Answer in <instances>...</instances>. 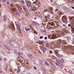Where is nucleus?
<instances>
[{"mask_svg": "<svg viewBox=\"0 0 74 74\" xmlns=\"http://www.w3.org/2000/svg\"><path fill=\"white\" fill-rule=\"evenodd\" d=\"M33 31L34 34L37 35V32L35 30H33Z\"/></svg>", "mask_w": 74, "mask_h": 74, "instance_id": "24", "label": "nucleus"}, {"mask_svg": "<svg viewBox=\"0 0 74 74\" xmlns=\"http://www.w3.org/2000/svg\"><path fill=\"white\" fill-rule=\"evenodd\" d=\"M62 20L64 21V22H65L66 20H67V18H66V16H64L62 18Z\"/></svg>", "mask_w": 74, "mask_h": 74, "instance_id": "6", "label": "nucleus"}, {"mask_svg": "<svg viewBox=\"0 0 74 74\" xmlns=\"http://www.w3.org/2000/svg\"><path fill=\"white\" fill-rule=\"evenodd\" d=\"M56 64L57 66H59V64H58V63L56 62Z\"/></svg>", "mask_w": 74, "mask_h": 74, "instance_id": "29", "label": "nucleus"}, {"mask_svg": "<svg viewBox=\"0 0 74 74\" xmlns=\"http://www.w3.org/2000/svg\"><path fill=\"white\" fill-rule=\"evenodd\" d=\"M33 4H36V5H38L39 3H38V1L37 0L36 1H34V3H33Z\"/></svg>", "mask_w": 74, "mask_h": 74, "instance_id": "10", "label": "nucleus"}, {"mask_svg": "<svg viewBox=\"0 0 74 74\" xmlns=\"http://www.w3.org/2000/svg\"><path fill=\"white\" fill-rule=\"evenodd\" d=\"M68 73H70L71 74H72V73H73V72H72L71 71H69Z\"/></svg>", "mask_w": 74, "mask_h": 74, "instance_id": "28", "label": "nucleus"}, {"mask_svg": "<svg viewBox=\"0 0 74 74\" xmlns=\"http://www.w3.org/2000/svg\"><path fill=\"white\" fill-rule=\"evenodd\" d=\"M73 15H74V13H73Z\"/></svg>", "mask_w": 74, "mask_h": 74, "instance_id": "64", "label": "nucleus"}, {"mask_svg": "<svg viewBox=\"0 0 74 74\" xmlns=\"http://www.w3.org/2000/svg\"><path fill=\"white\" fill-rule=\"evenodd\" d=\"M66 25H64V24H63V26H64V27H66Z\"/></svg>", "mask_w": 74, "mask_h": 74, "instance_id": "46", "label": "nucleus"}, {"mask_svg": "<svg viewBox=\"0 0 74 74\" xmlns=\"http://www.w3.org/2000/svg\"><path fill=\"white\" fill-rule=\"evenodd\" d=\"M20 58V57H18V58Z\"/></svg>", "mask_w": 74, "mask_h": 74, "instance_id": "60", "label": "nucleus"}, {"mask_svg": "<svg viewBox=\"0 0 74 74\" xmlns=\"http://www.w3.org/2000/svg\"><path fill=\"white\" fill-rule=\"evenodd\" d=\"M62 42L63 44H64V43H65V41L64 40H62Z\"/></svg>", "mask_w": 74, "mask_h": 74, "instance_id": "32", "label": "nucleus"}, {"mask_svg": "<svg viewBox=\"0 0 74 74\" xmlns=\"http://www.w3.org/2000/svg\"><path fill=\"white\" fill-rule=\"evenodd\" d=\"M52 38H53V39H55V38H56V35H53L51 36Z\"/></svg>", "mask_w": 74, "mask_h": 74, "instance_id": "15", "label": "nucleus"}, {"mask_svg": "<svg viewBox=\"0 0 74 74\" xmlns=\"http://www.w3.org/2000/svg\"><path fill=\"white\" fill-rule=\"evenodd\" d=\"M34 69H35V70H37V68H36V66L34 67Z\"/></svg>", "mask_w": 74, "mask_h": 74, "instance_id": "37", "label": "nucleus"}, {"mask_svg": "<svg viewBox=\"0 0 74 74\" xmlns=\"http://www.w3.org/2000/svg\"><path fill=\"white\" fill-rule=\"evenodd\" d=\"M33 23L34 25H36V26H39V24L35 22H33Z\"/></svg>", "mask_w": 74, "mask_h": 74, "instance_id": "11", "label": "nucleus"}, {"mask_svg": "<svg viewBox=\"0 0 74 74\" xmlns=\"http://www.w3.org/2000/svg\"><path fill=\"white\" fill-rule=\"evenodd\" d=\"M73 51H74V53H71V54H72V55H73V54H74V50H73Z\"/></svg>", "mask_w": 74, "mask_h": 74, "instance_id": "48", "label": "nucleus"}, {"mask_svg": "<svg viewBox=\"0 0 74 74\" xmlns=\"http://www.w3.org/2000/svg\"><path fill=\"white\" fill-rule=\"evenodd\" d=\"M17 55H23V53H20V52H18V53L17 54Z\"/></svg>", "mask_w": 74, "mask_h": 74, "instance_id": "20", "label": "nucleus"}, {"mask_svg": "<svg viewBox=\"0 0 74 74\" xmlns=\"http://www.w3.org/2000/svg\"><path fill=\"white\" fill-rule=\"evenodd\" d=\"M72 63H73V64H74V62H72Z\"/></svg>", "mask_w": 74, "mask_h": 74, "instance_id": "57", "label": "nucleus"}, {"mask_svg": "<svg viewBox=\"0 0 74 74\" xmlns=\"http://www.w3.org/2000/svg\"><path fill=\"white\" fill-rule=\"evenodd\" d=\"M0 60L2 61V58H1V57H0Z\"/></svg>", "mask_w": 74, "mask_h": 74, "instance_id": "44", "label": "nucleus"}, {"mask_svg": "<svg viewBox=\"0 0 74 74\" xmlns=\"http://www.w3.org/2000/svg\"><path fill=\"white\" fill-rule=\"evenodd\" d=\"M9 3H9V2L8 1V2H7V4H9Z\"/></svg>", "mask_w": 74, "mask_h": 74, "instance_id": "47", "label": "nucleus"}, {"mask_svg": "<svg viewBox=\"0 0 74 74\" xmlns=\"http://www.w3.org/2000/svg\"><path fill=\"white\" fill-rule=\"evenodd\" d=\"M50 17V15H48L47 16V18H49V17Z\"/></svg>", "mask_w": 74, "mask_h": 74, "instance_id": "38", "label": "nucleus"}, {"mask_svg": "<svg viewBox=\"0 0 74 74\" xmlns=\"http://www.w3.org/2000/svg\"><path fill=\"white\" fill-rule=\"evenodd\" d=\"M20 61L23 64H24L25 62V59L23 58H21Z\"/></svg>", "mask_w": 74, "mask_h": 74, "instance_id": "4", "label": "nucleus"}, {"mask_svg": "<svg viewBox=\"0 0 74 74\" xmlns=\"http://www.w3.org/2000/svg\"><path fill=\"white\" fill-rule=\"evenodd\" d=\"M23 10H24L26 8V6H25V5H23Z\"/></svg>", "mask_w": 74, "mask_h": 74, "instance_id": "22", "label": "nucleus"}, {"mask_svg": "<svg viewBox=\"0 0 74 74\" xmlns=\"http://www.w3.org/2000/svg\"><path fill=\"white\" fill-rule=\"evenodd\" d=\"M73 70H74V69H73Z\"/></svg>", "mask_w": 74, "mask_h": 74, "instance_id": "63", "label": "nucleus"}, {"mask_svg": "<svg viewBox=\"0 0 74 74\" xmlns=\"http://www.w3.org/2000/svg\"><path fill=\"white\" fill-rule=\"evenodd\" d=\"M60 43H61V40L60 39L58 40L57 41V43L56 44V47H60Z\"/></svg>", "mask_w": 74, "mask_h": 74, "instance_id": "2", "label": "nucleus"}, {"mask_svg": "<svg viewBox=\"0 0 74 74\" xmlns=\"http://www.w3.org/2000/svg\"><path fill=\"white\" fill-rule=\"evenodd\" d=\"M24 66L25 67V65H24Z\"/></svg>", "mask_w": 74, "mask_h": 74, "instance_id": "62", "label": "nucleus"}, {"mask_svg": "<svg viewBox=\"0 0 74 74\" xmlns=\"http://www.w3.org/2000/svg\"><path fill=\"white\" fill-rule=\"evenodd\" d=\"M26 63H27V64H29V62H26Z\"/></svg>", "mask_w": 74, "mask_h": 74, "instance_id": "50", "label": "nucleus"}, {"mask_svg": "<svg viewBox=\"0 0 74 74\" xmlns=\"http://www.w3.org/2000/svg\"><path fill=\"white\" fill-rule=\"evenodd\" d=\"M6 19H7V15H4L3 17V20L4 22L6 21Z\"/></svg>", "mask_w": 74, "mask_h": 74, "instance_id": "7", "label": "nucleus"}, {"mask_svg": "<svg viewBox=\"0 0 74 74\" xmlns=\"http://www.w3.org/2000/svg\"><path fill=\"white\" fill-rule=\"evenodd\" d=\"M42 31L43 32H45V30H42Z\"/></svg>", "mask_w": 74, "mask_h": 74, "instance_id": "43", "label": "nucleus"}, {"mask_svg": "<svg viewBox=\"0 0 74 74\" xmlns=\"http://www.w3.org/2000/svg\"><path fill=\"white\" fill-rule=\"evenodd\" d=\"M72 30H73V32H74V28L73 27H72Z\"/></svg>", "mask_w": 74, "mask_h": 74, "instance_id": "31", "label": "nucleus"}, {"mask_svg": "<svg viewBox=\"0 0 74 74\" xmlns=\"http://www.w3.org/2000/svg\"><path fill=\"white\" fill-rule=\"evenodd\" d=\"M42 51L43 53H44L46 51H47V49L45 48V47L43 48L42 49Z\"/></svg>", "mask_w": 74, "mask_h": 74, "instance_id": "9", "label": "nucleus"}, {"mask_svg": "<svg viewBox=\"0 0 74 74\" xmlns=\"http://www.w3.org/2000/svg\"><path fill=\"white\" fill-rule=\"evenodd\" d=\"M20 71H21V69H20L18 68L17 70V72L18 73H19L20 72Z\"/></svg>", "mask_w": 74, "mask_h": 74, "instance_id": "21", "label": "nucleus"}, {"mask_svg": "<svg viewBox=\"0 0 74 74\" xmlns=\"http://www.w3.org/2000/svg\"><path fill=\"white\" fill-rule=\"evenodd\" d=\"M50 25L51 26H53L54 25V23H51Z\"/></svg>", "mask_w": 74, "mask_h": 74, "instance_id": "27", "label": "nucleus"}, {"mask_svg": "<svg viewBox=\"0 0 74 74\" xmlns=\"http://www.w3.org/2000/svg\"><path fill=\"white\" fill-rule=\"evenodd\" d=\"M38 15V13L37 12H36V16H37V15Z\"/></svg>", "mask_w": 74, "mask_h": 74, "instance_id": "36", "label": "nucleus"}, {"mask_svg": "<svg viewBox=\"0 0 74 74\" xmlns=\"http://www.w3.org/2000/svg\"><path fill=\"white\" fill-rule=\"evenodd\" d=\"M69 27H70L71 26V24H69L68 25Z\"/></svg>", "mask_w": 74, "mask_h": 74, "instance_id": "41", "label": "nucleus"}, {"mask_svg": "<svg viewBox=\"0 0 74 74\" xmlns=\"http://www.w3.org/2000/svg\"><path fill=\"white\" fill-rule=\"evenodd\" d=\"M47 29H51V27H50V25L49 24H48L47 26Z\"/></svg>", "mask_w": 74, "mask_h": 74, "instance_id": "13", "label": "nucleus"}, {"mask_svg": "<svg viewBox=\"0 0 74 74\" xmlns=\"http://www.w3.org/2000/svg\"><path fill=\"white\" fill-rule=\"evenodd\" d=\"M9 28L12 29L13 30V29H14V25L12 23H10L9 24Z\"/></svg>", "mask_w": 74, "mask_h": 74, "instance_id": "3", "label": "nucleus"}, {"mask_svg": "<svg viewBox=\"0 0 74 74\" xmlns=\"http://www.w3.org/2000/svg\"><path fill=\"white\" fill-rule=\"evenodd\" d=\"M18 30H21V29H20V28L18 27Z\"/></svg>", "mask_w": 74, "mask_h": 74, "instance_id": "55", "label": "nucleus"}, {"mask_svg": "<svg viewBox=\"0 0 74 74\" xmlns=\"http://www.w3.org/2000/svg\"><path fill=\"white\" fill-rule=\"evenodd\" d=\"M7 1V0H4V2H6Z\"/></svg>", "mask_w": 74, "mask_h": 74, "instance_id": "49", "label": "nucleus"}, {"mask_svg": "<svg viewBox=\"0 0 74 74\" xmlns=\"http://www.w3.org/2000/svg\"><path fill=\"white\" fill-rule=\"evenodd\" d=\"M43 37L42 36H41L40 37V39H42V38H43Z\"/></svg>", "mask_w": 74, "mask_h": 74, "instance_id": "39", "label": "nucleus"}, {"mask_svg": "<svg viewBox=\"0 0 74 74\" xmlns=\"http://www.w3.org/2000/svg\"><path fill=\"white\" fill-rule=\"evenodd\" d=\"M42 25H43V23H42Z\"/></svg>", "mask_w": 74, "mask_h": 74, "instance_id": "61", "label": "nucleus"}, {"mask_svg": "<svg viewBox=\"0 0 74 74\" xmlns=\"http://www.w3.org/2000/svg\"><path fill=\"white\" fill-rule=\"evenodd\" d=\"M59 61L58 60H57V62H58H58Z\"/></svg>", "mask_w": 74, "mask_h": 74, "instance_id": "56", "label": "nucleus"}, {"mask_svg": "<svg viewBox=\"0 0 74 74\" xmlns=\"http://www.w3.org/2000/svg\"><path fill=\"white\" fill-rule=\"evenodd\" d=\"M58 34H59H59H60V33H58Z\"/></svg>", "mask_w": 74, "mask_h": 74, "instance_id": "58", "label": "nucleus"}, {"mask_svg": "<svg viewBox=\"0 0 74 74\" xmlns=\"http://www.w3.org/2000/svg\"><path fill=\"white\" fill-rule=\"evenodd\" d=\"M29 58H30V59H32V55L31 54H29Z\"/></svg>", "mask_w": 74, "mask_h": 74, "instance_id": "23", "label": "nucleus"}, {"mask_svg": "<svg viewBox=\"0 0 74 74\" xmlns=\"http://www.w3.org/2000/svg\"><path fill=\"white\" fill-rule=\"evenodd\" d=\"M49 52L50 53H52V51H49Z\"/></svg>", "mask_w": 74, "mask_h": 74, "instance_id": "45", "label": "nucleus"}, {"mask_svg": "<svg viewBox=\"0 0 74 74\" xmlns=\"http://www.w3.org/2000/svg\"><path fill=\"white\" fill-rule=\"evenodd\" d=\"M72 1L74 2V0H67L68 1L69 3H70V2H71V1Z\"/></svg>", "mask_w": 74, "mask_h": 74, "instance_id": "25", "label": "nucleus"}, {"mask_svg": "<svg viewBox=\"0 0 74 74\" xmlns=\"http://www.w3.org/2000/svg\"><path fill=\"white\" fill-rule=\"evenodd\" d=\"M16 15H18V16H20V13L18 12H16Z\"/></svg>", "mask_w": 74, "mask_h": 74, "instance_id": "17", "label": "nucleus"}, {"mask_svg": "<svg viewBox=\"0 0 74 74\" xmlns=\"http://www.w3.org/2000/svg\"><path fill=\"white\" fill-rule=\"evenodd\" d=\"M31 5V2H28L27 5L28 7H30Z\"/></svg>", "mask_w": 74, "mask_h": 74, "instance_id": "16", "label": "nucleus"}, {"mask_svg": "<svg viewBox=\"0 0 74 74\" xmlns=\"http://www.w3.org/2000/svg\"><path fill=\"white\" fill-rule=\"evenodd\" d=\"M10 11H12V12L14 13L16 11V9L15 7L14 6V5L12 3H10Z\"/></svg>", "mask_w": 74, "mask_h": 74, "instance_id": "1", "label": "nucleus"}, {"mask_svg": "<svg viewBox=\"0 0 74 74\" xmlns=\"http://www.w3.org/2000/svg\"><path fill=\"white\" fill-rule=\"evenodd\" d=\"M71 18H72V19H74V18H73V17H71Z\"/></svg>", "mask_w": 74, "mask_h": 74, "instance_id": "54", "label": "nucleus"}, {"mask_svg": "<svg viewBox=\"0 0 74 74\" xmlns=\"http://www.w3.org/2000/svg\"><path fill=\"white\" fill-rule=\"evenodd\" d=\"M54 51L56 56H58L59 55V52H58V50H54Z\"/></svg>", "mask_w": 74, "mask_h": 74, "instance_id": "5", "label": "nucleus"}, {"mask_svg": "<svg viewBox=\"0 0 74 74\" xmlns=\"http://www.w3.org/2000/svg\"><path fill=\"white\" fill-rule=\"evenodd\" d=\"M69 18V19L71 18V17L70 16H69L68 17Z\"/></svg>", "mask_w": 74, "mask_h": 74, "instance_id": "52", "label": "nucleus"}, {"mask_svg": "<svg viewBox=\"0 0 74 74\" xmlns=\"http://www.w3.org/2000/svg\"><path fill=\"white\" fill-rule=\"evenodd\" d=\"M70 48H71V49H73V47H69V46H67L65 48L67 49L68 51H70Z\"/></svg>", "mask_w": 74, "mask_h": 74, "instance_id": "8", "label": "nucleus"}, {"mask_svg": "<svg viewBox=\"0 0 74 74\" xmlns=\"http://www.w3.org/2000/svg\"><path fill=\"white\" fill-rule=\"evenodd\" d=\"M45 63L46 64H47V65H49V64H48V63H47V62H45Z\"/></svg>", "mask_w": 74, "mask_h": 74, "instance_id": "35", "label": "nucleus"}, {"mask_svg": "<svg viewBox=\"0 0 74 74\" xmlns=\"http://www.w3.org/2000/svg\"><path fill=\"white\" fill-rule=\"evenodd\" d=\"M16 43L17 45L18 44V46H19V44H18V42H16Z\"/></svg>", "mask_w": 74, "mask_h": 74, "instance_id": "51", "label": "nucleus"}, {"mask_svg": "<svg viewBox=\"0 0 74 74\" xmlns=\"http://www.w3.org/2000/svg\"><path fill=\"white\" fill-rule=\"evenodd\" d=\"M25 30H27V28H25Z\"/></svg>", "mask_w": 74, "mask_h": 74, "instance_id": "53", "label": "nucleus"}, {"mask_svg": "<svg viewBox=\"0 0 74 74\" xmlns=\"http://www.w3.org/2000/svg\"><path fill=\"white\" fill-rule=\"evenodd\" d=\"M71 8H73V9H74V7H73V6H71Z\"/></svg>", "mask_w": 74, "mask_h": 74, "instance_id": "40", "label": "nucleus"}, {"mask_svg": "<svg viewBox=\"0 0 74 74\" xmlns=\"http://www.w3.org/2000/svg\"><path fill=\"white\" fill-rule=\"evenodd\" d=\"M32 11H34L35 10H36V8L35 7H33L32 9Z\"/></svg>", "mask_w": 74, "mask_h": 74, "instance_id": "19", "label": "nucleus"}, {"mask_svg": "<svg viewBox=\"0 0 74 74\" xmlns=\"http://www.w3.org/2000/svg\"><path fill=\"white\" fill-rule=\"evenodd\" d=\"M24 10L26 12H28V9L26 8L24 9Z\"/></svg>", "mask_w": 74, "mask_h": 74, "instance_id": "18", "label": "nucleus"}, {"mask_svg": "<svg viewBox=\"0 0 74 74\" xmlns=\"http://www.w3.org/2000/svg\"><path fill=\"white\" fill-rule=\"evenodd\" d=\"M21 3L22 4H25V1H24L22 0L21 1Z\"/></svg>", "mask_w": 74, "mask_h": 74, "instance_id": "26", "label": "nucleus"}, {"mask_svg": "<svg viewBox=\"0 0 74 74\" xmlns=\"http://www.w3.org/2000/svg\"><path fill=\"white\" fill-rule=\"evenodd\" d=\"M60 61H62V62H61ZM60 61H58V63L59 64H61L62 63V62H64L63 59V58L61 59Z\"/></svg>", "mask_w": 74, "mask_h": 74, "instance_id": "14", "label": "nucleus"}, {"mask_svg": "<svg viewBox=\"0 0 74 74\" xmlns=\"http://www.w3.org/2000/svg\"><path fill=\"white\" fill-rule=\"evenodd\" d=\"M59 9H56L55 10V12H57V11H58Z\"/></svg>", "mask_w": 74, "mask_h": 74, "instance_id": "30", "label": "nucleus"}, {"mask_svg": "<svg viewBox=\"0 0 74 74\" xmlns=\"http://www.w3.org/2000/svg\"><path fill=\"white\" fill-rule=\"evenodd\" d=\"M15 23L17 26H18V27H20V25L19 24V23L17 22H15Z\"/></svg>", "mask_w": 74, "mask_h": 74, "instance_id": "12", "label": "nucleus"}, {"mask_svg": "<svg viewBox=\"0 0 74 74\" xmlns=\"http://www.w3.org/2000/svg\"><path fill=\"white\" fill-rule=\"evenodd\" d=\"M16 48H18V47L17 46V47H16Z\"/></svg>", "mask_w": 74, "mask_h": 74, "instance_id": "59", "label": "nucleus"}, {"mask_svg": "<svg viewBox=\"0 0 74 74\" xmlns=\"http://www.w3.org/2000/svg\"><path fill=\"white\" fill-rule=\"evenodd\" d=\"M30 30V29L28 28V29H27V30H26V31H29V30Z\"/></svg>", "mask_w": 74, "mask_h": 74, "instance_id": "33", "label": "nucleus"}, {"mask_svg": "<svg viewBox=\"0 0 74 74\" xmlns=\"http://www.w3.org/2000/svg\"><path fill=\"white\" fill-rule=\"evenodd\" d=\"M47 37H45V40H47Z\"/></svg>", "mask_w": 74, "mask_h": 74, "instance_id": "42", "label": "nucleus"}, {"mask_svg": "<svg viewBox=\"0 0 74 74\" xmlns=\"http://www.w3.org/2000/svg\"><path fill=\"white\" fill-rule=\"evenodd\" d=\"M14 52L15 53H17V52H16V50H14Z\"/></svg>", "mask_w": 74, "mask_h": 74, "instance_id": "34", "label": "nucleus"}]
</instances>
